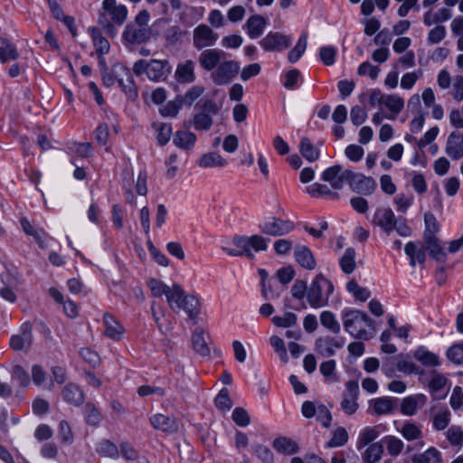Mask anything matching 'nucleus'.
I'll use <instances>...</instances> for the list:
<instances>
[{
    "instance_id": "obj_1",
    "label": "nucleus",
    "mask_w": 463,
    "mask_h": 463,
    "mask_svg": "<svg viewBox=\"0 0 463 463\" xmlns=\"http://www.w3.org/2000/svg\"><path fill=\"white\" fill-rule=\"evenodd\" d=\"M341 319L345 330L354 338L369 340L374 335V322L361 310L345 308L341 311Z\"/></svg>"
},
{
    "instance_id": "obj_2",
    "label": "nucleus",
    "mask_w": 463,
    "mask_h": 463,
    "mask_svg": "<svg viewBox=\"0 0 463 463\" xmlns=\"http://www.w3.org/2000/svg\"><path fill=\"white\" fill-rule=\"evenodd\" d=\"M372 224L379 227L386 235H390L395 231L402 237H409L412 232L407 220L402 216L396 217L390 207L376 209L373 215Z\"/></svg>"
},
{
    "instance_id": "obj_3",
    "label": "nucleus",
    "mask_w": 463,
    "mask_h": 463,
    "mask_svg": "<svg viewBox=\"0 0 463 463\" xmlns=\"http://www.w3.org/2000/svg\"><path fill=\"white\" fill-rule=\"evenodd\" d=\"M128 9L116 0H103L99 14V24L110 35L116 34L115 25H122L128 17Z\"/></svg>"
},
{
    "instance_id": "obj_4",
    "label": "nucleus",
    "mask_w": 463,
    "mask_h": 463,
    "mask_svg": "<svg viewBox=\"0 0 463 463\" xmlns=\"http://www.w3.org/2000/svg\"><path fill=\"white\" fill-rule=\"evenodd\" d=\"M150 14L146 10L140 11L135 20L125 27L122 39L128 44H140L151 37V29L148 25Z\"/></svg>"
},
{
    "instance_id": "obj_5",
    "label": "nucleus",
    "mask_w": 463,
    "mask_h": 463,
    "mask_svg": "<svg viewBox=\"0 0 463 463\" xmlns=\"http://www.w3.org/2000/svg\"><path fill=\"white\" fill-rule=\"evenodd\" d=\"M333 292V283L323 274H317L308 286L307 301L312 308L326 307Z\"/></svg>"
},
{
    "instance_id": "obj_6",
    "label": "nucleus",
    "mask_w": 463,
    "mask_h": 463,
    "mask_svg": "<svg viewBox=\"0 0 463 463\" xmlns=\"http://www.w3.org/2000/svg\"><path fill=\"white\" fill-rule=\"evenodd\" d=\"M172 71V66L168 60L152 59L138 60L133 65V72L137 76L145 74L148 80L155 82L165 81Z\"/></svg>"
},
{
    "instance_id": "obj_7",
    "label": "nucleus",
    "mask_w": 463,
    "mask_h": 463,
    "mask_svg": "<svg viewBox=\"0 0 463 463\" xmlns=\"http://www.w3.org/2000/svg\"><path fill=\"white\" fill-rule=\"evenodd\" d=\"M178 297H174V302L169 307L173 311L183 310L187 317L193 320L194 324L197 323L198 317L201 313V301L198 296L194 294H186L180 286V293Z\"/></svg>"
},
{
    "instance_id": "obj_8",
    "label": "nucleus",
    "mask_w": 463,
    "mask_h": 463,
    "mask_svg": "<svg viewBox=\"0 0 463 463\" xmlns=\"http://www.w3.org/2000/svg\"><path fill=\"white\" fill-rule=\"evenodd\" d=\"M398 431L405 440L413 443L411 447H408L409 450H420L426 445L421 424L411 420H405L398 429Z\"/></svg>"
},
{
    "instance_id": "obj_9",
    "label": "nucleus",
    "mask_w": 463,
    "mask_h": 463,
    "mask_svg": "<svg viewBox=\"0 0 463 463\" xmlns=\"http://www.w3.org/2000/svg\"><path fill=\"white\" fill-rule=\"evenodd\" d=\"M294 228L295 226L292 222L276 217L266 218L260 224V230L263 233L274 237L286 235L291 232Z\"/></svg>"
},
{
    "instance_id": "obj_10",
    "label": "nucleus",
    "mask_w": 463,
    "mask_h": 463,
    "mask_svg": "<svg viewBox=\"0 0 463 463\" xmlns=\"http://www.w3.org/2000/svg\"><path fill=\"white\" fill-rule=\"evenodd\" d=\"M351 170L344 169L340 165L327 167L321 175L324 182L329 183L334 190H341L350 179Z\"/></svg>"
},
{
    "instance_id": "obj_11",
    "label": "nucleus",
    "mask_w": 463,
    "mask_h": 463,
    "mask_svg": "<svg viewBox=\"0 0 463 463\" xmlns=\"http://www.w3.org/2000/svg\"><path fill=\"white\" fill-rule=\"evenodd\" d=\"M219 39V34L204 24L197 25L193 31V44L196 50L213 46Z\"/></svg>"
},
{
    "instance_id": "obj_12",
    "label": "nucleus",
    "mask_w": 463,
    "mask_h": 463,
    "mask_svg": "<svg viewBox=\"0 0 463 463\" xmlns=\"http://www.w3.org/2000/svg\"><path fill=\"white\" fill-rule=\"evenodd\" d=\"M240 64L235 61H221L213 73V81L218 85L229 83L239 72Z\"/></svg>"
},
{
    "instance_id": "obj_13",
    "label": "nucleus",
    "mask_w": 463,
    "mask_h": 463,
    "mask_svg": "<svg viewBox=\"0 0 463 463\" xmlns=\"http://www.w3.org/2000/svg\"><path fill=\"white\" fill-rule=\"evenodd\" d=\"M222 250L226 254L232 257L243 255L250 259L254 257V254L249 250L248 236L244 235L233 236L230 242H227L222 247Z\"/></svg>"
},
{
    "instance_id": "obj_14",
    "label": "nucleus",
    "mask_w": 463,
    "mask_h": 463,
    "mask_svg": "<svg viewBox=\"0 0 463 463\" xmlns=\"http://www.w3.org/2000/svg\"><path fill=\"white\" fill-rule=\"evenodd\" d=\"M148 288H150L151 295L155 298H160L165 296L168 305L171 302H174V297H178L177 295L180 293V285L173 284L172 287H168L164 282L156 279H150L148 280Z\"/></svg>"
},
{
    "instance_id": "obj_15",
    "label": "nucleus",
    "mask_w": 463,
    "mask_h": 463,
    "mask_svg": "<svg viewBox=\"0 0 463 463\" xmlns=\"http://www.w3.org/2000/svg\"><path fill=\"white\" fill-rule=\"evenodd\" d=\"M33 344L32 325L29 322L22 324L19 333L10 338V347L14 351L29 349Z\"/></svg>"
},
{
    "instance_id": "obj_16",
    "label": "nucleus",
    "mask_w": 463,
    "mask_h": 463,
    "mask_svg": "<svg viewBox=\"0 0 463 463\" xmlns=\"http://www.w3.org/2000/svg\"><path fill=\"white\" fill-rule=\"evenodd\" d=\"M291 44V38L280 33H269L260 41L261 48L267 52L281 51Z\"/></svg>"
},
{
    "instance_id": "obj_17",
    "label": "nucleus",
    "mask_w": 463,
    "mask_h": 463,
    "mask_svg": "<svg viewBox=\"0 0 463 463\" xmlns=\"http://www.w3.org/2000/svg\"><path fill=\"white\" fill-rule=\"evenodd\" d=\"M345 389L346 392L341 402V409L345 414L352 415L358 409L359 386L356 382L349 381L345 384Z\"/></svg>"
},
{
    "instance_id": "obj_18",
    "label": "nucleus",
    "mask_w": 463,
    "mask_h": 463,
    "mask_svg": "<svg viewBox=\"0 0 463 463\" xmlns=\"http://www.w3.org/2000/svg\"><path fill=\"white\" fill-rule=\"evenodd\" d=\"M345 345L342 337L326 336L316 340L315 350L322 357H329L335 354V350L341 349Z\"/></svg>"
},
{
    "instance_id": "obj_19",
    "label": "nucleus",
    "mask_w": 463,
    "mask_h": 463,
    "mask_svg": "<svg viewBox=\"0 0 463 463\" xmlns=\"http://www.w3.org/2000/svg\"><path fill=\"white\" fill-rule=\"evenodd\" d=\"M351 175L348 184L354 192L369 195L375 190L376 183L373 178L353 171H351Z\"/></svg>"
},
{
    "instance_id": "obj_20",
    "label": "nucleus",
    "mask_w": 463,
    "mask_h": 463,
    "mask_svg": "<svg viewBox=\"0 0 463 463\" xmlns=\"http://www.w3.org/2000/svg\"><path fill=\"white\" fill-rule=\"evenodd\" d=\"M427 401V396L422 393L407 396L402 400L401 413L405 416H413L425 406Z\"/></svg>"
},
{
    "instance_id": "obj_21",
    "label": "nucleus",
    "mask_w": 463,
    "mask_h": 463,
    "mask_svg": "<svg viewBox=\"0 0 463 463\" xmlns=\"http://www.w3.org/2000/svg\"><path fill=\"white\" fill-rule=\"evenodd\" d=\"M175 79L180 84H191L195 81V62L186 60L179 62L175 71Z\"/></svg>"
},
{
    "instance_id": "obj_22",
    "label": "nucleus",
    "mask_w": 463,
    "mask_h": 463,
    "mask_svg": "<svg viewBox=\"0 0 463 463\" xmlns=\"http://www.w3.org/2000/svg\"><path fill=\"white\" fill-rule=\"evenodd\" d=\"M225 52L219 49H207L199 55V63L205 71H212L220 64Z\"/></svg>"
},
{
    "instance_id": "obj_23",
    "label": "nucleus",
    "mask_w": 463,
    "mask_h": 463,
    "mask_svg": "<svg viewBox=\"0 0 463 463\" xmlns=\"http://www.w3.org/2000/svg\"><path fill=\"white\" fill-rule=\"evenodd\" d=\"M446 153L453 160L463 158V134L453 131L448 137Z\"/></svg>"
},
{
    "instance_id": "obj_24",
    "label": "nucleus",
    "mask_w": 463,
    "mask_h": 463,
    "mask_svg": "<svg viewBox=\"0 0 463 463\" xmlns=\"http://www.w3.org/2000/svg\"><path fill=\"white\" fill-rule=\"evenodd\" d=\"M449 383V380L447 377L438 372H433L430 375V380L429 382V389L432 393L435 399H439L444 396L449 392V388L447 387Z\"/></svg>"
},
{
    "instance_id": "obj_25",
    "label": "nucleus",
    "mask_w": 463,
    "mask_h": 463,
    "mask_svg": "<svg viewBox=\"0 0 463 463\" xmlns=\"http://www.w3.org/2000/svg\"><path fill=\"white\" fill-rule=\"evenodd\" d=\"M296 261L304 269L313 270L317 267L316 259L309 248L304 245L297 246L294 252Z\"/></svg>"
},
{
    "instance_id": "obj_26",
    "label": "nucleus",
    "mask_w": 463,
    "mask_h": 463,
    "mask_svg": "<svg viewBox=\"0 0 463 463\" xmlns=\"http://www.w3.org/2000/svg\"><path fill=\"white\" fill-rule=\"evenodd\" d=\"M266 24V20L261 15L254 14L248 18L244 29L250 38L256 39L263 33Z\"/></svg>"
},
{
    "instance_id": "obj_27",
    "label": "nucleus",
    "mask_w": 463,
    "mask_h": 463,
    "mask_svg": "<svg viewBox=\"0 0 463 463\" xmlns=\"http://www.w3.org/2000/svg\"><path fill=\"white\" fill-rule=\"evenodd\" d=\"M105 335L114 340H119L124 334L123 326L110 314H104Z\"/></svg>"
},
{
    "instance_id": "obj_28",
    "label": "nucleus",
    "mask_w": 463,
    "mask_h": 463,
    "mask_svg": "<svg viewBox=\"0 0 463 463\" xmlns=\"http://www.w3.org/2000/svg\"><path fill=\"white\" fill-rule=\"evenodd\" d=\"M118 69L127 76L126 81L122 78L118 79V85L128 99H135L137 97V90L129 71L122 65L118 64L113 67L114 72H117Z\"/></svg>"
},
{
    "instance_id": "obj_29",
    "label": "nucleus",
    "mask_w": 463,
    "mask_h": 463,
    "mask_svg": "<svg viewBox=\"0 0 463 463\" xmlns=\"http://www.w3.org/2000/svg\"><path fill=\"white\" fill-rule=\"evenodd\" d=\"M397 399L383 396L372 400L373 411L377 415L391 414L396 407Z\"/></svg>"
},
{
    "instance_id": "obj_30",
    "label": "nucleus",
    "mask_w": 463,
    "mask_h": 463,
    "mask_svg": "<svg viewBox=\"0 0 463 463\" xmlns=\"http://www.w3.org/2000/svg\"><path fill=\"white\" fill-rule=\"evenodd\" d=\"M406 255L410 258V264L415 266L416 263L424 264L426 260L425 249L412 241L406 243L404 248Z\"/></svg>"
},
{
    "instance_id": "obj_31",
    "label": "nucleus",
    "mask_w": 463,
    "mask_h": 463,
    "mask_svg": "<svg viewBox=\"0 0 463 463\" xmlns=\"http://www.w3.org/2000/svg\"><path fill=\"white\" fill-rule=\"evenodd\" d=\"M227 165L228 160L216 152L205 153L198 161V165L202 168L224 167Z\"/></svg>"
},
{
    "instance_id": "obj_32",
    "label": "nucleus",
    "mask_w": 463,
    "mask_h": 463,
    "mask_svg": "<svg viewBox=\"0 0 463 463\" xmlns=\"http://www.w3.org/2000/svg\"><path fill=\"white\" fill-rule=\"evenodd\" d=\"M89 33L92 38L96 52L99 56L100 62H102L104 61L102 56L109 52V43L105 37L101 35L99 30L95 27L90 28Z\"/></svg>"
},
{
    "instance_id": "obj_33",
    "label": "nucleus",
    "mask_w": 463,
    "mask_h": 463,
    "mask_svg": "<svg viewBox=\"0 0 463 463\" xmlns=\"http://www.w3.org/2000/svg\"><path fill=\"white\" fill-rule=\"evenodd\" d=\"M381 433L380 426H368L362 429L359 432L356 447L357 449H362L371 442L375 440Z\"/></svg>"
},
{
    "instance_id": "obj_34",
    "label": "nucleus",
    "mask_w": 463,
    "mask_h": 463,
    "mask_svg": "<svg viewBox=\"0 0 463 463\" xmlns=\"http://www.w3.org/2000/svg\"><path fill=\"white\" fill-rule=\"evenodd\" d=\"M152 426L159 430L174 432L177 430V423L174 419L164 414H156L150 418Z\"/></svg>"
},
{
    "instance_id": "obj_35",
    "label": "nucleus",
    "mask_w": 463,
    "mask_h": 463,
    "mask_svg": "<svg viewBox=\"0 0 463 463\" xmlns=\"http://www.w3.org/2000/svg\"><path fill=\"white\" fill-rule=\"evenodd\" d=\"M441 452L435 447H430L422 453L412 457L411 463H441Z\"/></svg>"
},
{
    "instance_id": "obj_36",
    "label": "nucleus",
    "mask_w": 463,
    "mask_h": 463,
    "mask_svg": "<svg viewBox=\"0 0 463 463\" xmlns=\"http://www.w3.org/2000/svg\"><path fill=\"white\" fill-rule=\"evenodd\" d=\"M63 399L75 406H78L83 402L84 394L80 388L73 383L67 384L62 390Z\"/></svg>"
},
{
    "instance_id": "obj_37",
    "label": "nucleus",
    "mask_w": 463,
    "mask_h": 463,
    "mask_svg": "<svg viewBox=\"0 0 463 463\" xmlns=\"http://www.w3.org/2000/svg\"><path fill=\"white\" fill-rule=\"evenodd\" d=\"M196 141V136L190 131L179 130L174 136V144L184 150H190L194 146Z\"/></svg>"
},
{
    "instance_id": "obj_38",
    "label": "nucleus",
    "mask_w": 463,
    "mask_h": 463,
    "mask_svg": "<svg viewBox=\"0 0 463 463\" xmlns=\"http://www.w3.org/2000/svg\"><path fill=\"white\" fill-rule=\"evenodd\" d=\"M381 443L385 446L388 454L394 458L398 457L404 448L403 441L392 435H388L383 438Z\"/></svg>"
},
{
    "instance_id": "obj_39",
    "label": "nucleus",
    "mask_w": 463,
    "mask_h": 463,
    "mask_svg": "<svg viewBox=\"0 0 463 463\" xmlns=\"http://www.w3.org/2000/svg\"><path fill=\"white\" fill-rule=\"evenodd\" d=\"M356 252L354 248H347L339 260V265L342 271L345 274H351L356 268Z\"/></svg>"
},
{
    "instance_id": "obj_40",
    "label": "nucleus",
    "mask_w": 463,
    "mask_h": 463,
    "mask_svg": "<svg viewBox=\"0 0 463 463\" xmlns=\"http://www.w3.org/2000/svg\"><path fill=\"white\" fill-rule=\"evenodd\" d=\"M414 358L425 366H438L439 364V356L423 346L415 351Z\"/></svg>"
},
{
    "instance_id": "obj_41",
    "label": "nucleus",
    "mask_w": 463,
    "mask_h": 463,
    "mask_svg": "<svg viewBox=\"0 0 463 463\" xmlns=\"http://www.w3.org/2000/svg\"><path fill=\"white\" fill-rule=\"evenodd\" d=\"M307 194L313 197H326L330 199L338 198V194L332 191L326 184L319 183L312 184L306 188Z\"/></svg>"
},
{
    "instance_id": "obj_42",
    "label": "nucleus",
    "mask_w": 463,
    "mask_h": 463,
    "mask_svg": "<svg viewBox=\"0 0 463 463\" xmlns=\"http://www.w3.org/2000/svg\"><path fill=\"white\" fill-rule=\"evenodd\" d=\"M299 151L302 156L308 162H315L319 158V150L307 137H303L301 139Z\"/></svg>"
},
{
    "instance_id": "obj_43",
    "label": "nucleus",
    "mask_w": 463,
    "mask_h": 463,
    "mask_svg": "<svg viewBox=\"0 0 463 463\" xmlns=\"http://www.w3.org/2000/svg\"><path fill=\"white\" fill-rule=\"evenodd\" d=\"M21 226L23 231L29 236H33L35 241L43 247L45 242V232L42 229H35L28 221L27 218L24 217L21 219Z\"/></svg>"
},
{
    "instance_id": "obj_44",
    "label": "nucleus",
    "mask_w": 463,
    "mask_h": 463,
    "mask_svg": "<svg viewBox=\"0 0 463 463\" xmlns=\"http://www.w3.org/2000/svg\"><path fill=\"white\" fill-rule=\"evenodd\" d=\"M426 249L430 251V254L439 261H444L446 259V253L439 243L436 237H427L424 239Z\"/></svg>"
},
{
    "instance_id": "obj_45",
    "label": "nucleus",
    "mask_w": 463,
    "mask_h": 463,
    "mask_svg": "<svg viewBox=\"0 0 463 463\" xmlns=\"http://www.w3.org/2000/svg\"><path fill=\"white\" fill-rule=\"evenodd\" d=\"M321 325L334 334L340 332V324L337 321L335 314L329 310L322 311L320 314Z\"/></svg>"
},
{
    "instance_id": "obj_46",
    "label": "nucleus",
    "mask_w": 463,
    "mask_h": 463,
    "mask_svg": "<svg viewBox=\"0 0 463 463\" xmlns=\"http://www.w3.org/2000/svg\"><path fill=\"white\" fill-rule=\"evenodd\" d=\"M307 45V33H303L296 46L288 52V60L291 63L297 62L301 56L304 54Z\"/></svg>"
},
{
    "instance_id": "obj_47",
    "label": "nucleus",
    "mask_w": 463,
    "mask_h": 463,
    "mask_svg": "<svg viewBox=\"0 0 463 463\" xmlns=\"http://www.w3.org/2000/svg\"><path fill=\"white\" fill-rule=\"evenodd\" d=\"M96 451L102 457H109L111 458H118L119 456L117 445L109 439H103L99 442Z\"/></svg>"
},
{
    "instance_id": "obj_48",
    "label": "nucleus",
    "mask_w": 463,
    "mask_h": 463,
    "mask_svg": "<svg viewBox=\"0 0 463 463\" xmlns=\"http://www.w3.org/2000/svg\"><path fill=\"white\" fill-rule=\"evenodd\" d=\"M383 453V445L381 442L372 443L364 453V461L365 463H376L381 459Z\"/></svg>"
},
{
    "instance_id": "obj_49",
    "label": "nucleus",
    "mask_w": 463,
    "mask_h": 463,
    "mask_svg": "<svg viewBox=\"0 0 463 463\" xmlns=\"http://www.w3.org/2000/svg\"><path fill=\"white\" fill-rule=\"evenodd\" d=\"M451 414L450 411L444 408L440 409L433 417H432V427L435 430L441 431L444 430L450 422Z\"/></svg>"
},
{
    "instance_id": "obj_50",
    "label": "nucleus",
    "mask_w": 463,
    "mask_h": 463,
    "mask_svg": "<svg viewBox=\"0 0 463 463\" xmlns=\"http://www.w3.org/2000/svg\"><path fill=\"white\" fill-rule=\"evenodd\" d=\"M192 344L194 350L201 355H208L210 349L205 342L203 332L201 329H196L192 336Z\"/></svg>"
},
{
    "instance_id": "obj_51",
    "label": "nucleus",
    "mask_w": 463,
    "mask_h": 463,
    "mask_svg": "<svg viewBox=\"0 0 463 463\" xmlns=\"http://www.w3.org/2000/svg\"><path fill=\"white\" fill-rule=\"evenodd\" d=\"M153 128L156 132V140L160 146H165L172 136V126L167 123H154Z\"/></svg>"
},
{
    "instance_id": "obj_52",
    "label": "nucleus",
    "mask_w": 463,
    "mask_h": 463,
    "mask_svg": "<svg viewBox=\"0 0 463 463\" xmlns=\"http://www.w3.org/2000/svg\"><path fill=\"white\" fill-rule=\"evenodd\" d=\"M406 176L410 177L411 186L417 194H422L426 193L428 185L422 173L412 171L411 173H407Z\"/></svg>"
},
{
    "instance_id": "obj_53",
    "label": "nucleus",
    "mask_w": 463,
    "mask_h": 463,
    "mask_svg": "<svg viewBox=\"0 0 463 463\" xmlns=\"http://www.w3.org/2000/svg\"><path fill=\"white\" fill-rule=\"evenodd\" d=\"M273 447L278 452L289 455L294 454L298 450L297 444L286 437L276 439L273 442Z\"/></svg>"
},
{
    "instance_id": "obj_54",
    "label": "nucleus",
    "mask_w": 463,
    "mask_h": 463,
    "mask_svg": "<svg viewBox=\"0 0 463 463\" xmlns=\"http://www.w3.org/2000/svg\"><path fill=\"white\" fill-rule=\"evenodd\" d=\"M348 441V433L344 427H337L332 432V438L326 443V448L342 447Z\"/></svg>"
},
{
    "instance_id": "obj_55",
    "label": "nucleus",
    "mask_w": 463,
    "mask_h": 463,
    "mask_svg": "<svg viewBox=\"0 0 463 463\" xmlns=\"http://www.w3.org/2000/svg\"><path fill=\"white\" fill-rule=\"evenodd\" d=\"M346 290L351 293L356 300L361 302L366 301L371 296L369 289L360 287L354 280L347 282Z\"/></svg>"
},
{
    "instance_id": "obj_56",
    "label": "nucleus",
    "mask_w": 463,
    "mask_h": 463,
    "mask_svg": "<svg viewBox=\"0 0 463 463\" xmlns=\"http://www.w3.org/2000/svg\"><path fill=\"white\" fill-rule=\"evenodd\" d=\"M17 57L18 52L16 48L8 41L2 40V45L0 46V61L5 63L17 59Z\"/></svg>"
},
{
    "instance_id": "obj_57",
    "label": "nucleus",
    "mask_w": 463,
    "mask_h": 463,
    "mask_svg": "<svg viewBox=\"0 0 463 463\" xmlns=\"http://www.w3.org/2000/svg\"><path fill=\"white\" fill-rule=\"evenodd\" d=\"M183 106V99L181 96H176L160 109V114L161 116H176Z\"/></svg>"
},
{
    "instance_id": "obj_58",
    "label": "nucleus",
    "mask_w": 463,
    "mask_h": 463,
    "mask_svg": "<svg viewBox=\"0 0 463 463\" xmlns=\"http://www.w3.org/2000/svg\"><path fill=\"white\" fill-rule=\"evenodd\" d=\"M383 106L392 113H400L403 109L404 101L397 95H386L383 99Z\"/></svg>"
},
{
    "instance_id": "obj_59",
    "label": "nucleus",
    "mask_w": 463,
    "mask_h": 463,
    "mask_svg": "<svg viewBox=\"0 0 463 463\" xmlns=\"http://www.w3.org/2000/svg\"><path fill=\"white\" fill-rule=\"evenodd\" d=\"M298 321V317L292 312H286L283 316H275L272 317V323L279 327H290Z\"/></svg>"
},
{
    "instance_id": "obj_60",
    "label": "nucleus",
    "mask_w": 463,
    "mask_h": 463,
    "mask_svg": "<svg viewBox=\"0 0 463 463\" xmlns=\"http://www.w3.org/2000/svg\"><path fill=\"white\" fill-rule=\"evenodd\" d=\"M269 343L274 348L275 352L279 354L280 360L283 363H288V355L283 339L278 335H272L269 338Z\"/></svg>"
},
{
    "instance_id": "obj_61",
    "label": "nucleus",
    "mask_w": 463,
    "mask_h": 463,
    "mask_svg": "<svg viewBox=\"0 0 463 463\" xmlns=\"http://www.w3.org/2000/svg\"><path fill=\"white\" fill-rule=\"evenodd\" d=\"M446 438L452 446H461L463 443V430L459 426H450L447 432Z\"/></svg>"
},
{
    "instance_id": "obj_62",
    "label": "nucleus",
    "mask_w": 463,
    "mask_h": 463,
    "mask_svg": "<svg viewBox=\"0 0 463 463\" xmlns=\"http://www.w3.org/2000/svg\"><path fill=\"white\" fill-rule=\"evenodd\" d=\"M216 407L221 411H229L232 406V402L229 396V391L223 388L220 391L214 400Z\"/></svg>"
},
{
    "instance_id": "obj_63",
    "label": "nucleus",
    "mask_w": 463,
    "mask_h": 463,
    "mask_svg": "<svg viewBox=\"0 0 463 463\" xmlns=\"http://www.w3.org/2000/svg\"><path fill=\"white\" fill-rule=\"evenodd\" d=\"M447 357L454 364H463V344L453 345L447 351Z\"/></svg>"
},
{
    "instance_id": "obj_64",
    "label": "nucleus",
    "mask_w": 463,
    "mask_h": 463,
    "mask_svg": "<svg viewBox=\"0 0 463 463\" xmlns=\"http://www.w3.org/2000/svg\"><path fill=\"white\" fill-rule=\"evenodd\" d=\"M451 96L454 99L458 101H461L463 99V76L456 75L453 78V82L451 83Z\"/></svg>"
}]
</instances>
